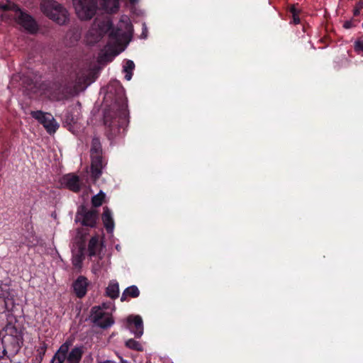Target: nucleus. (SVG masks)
<instances>
[{"label": "nucleus", "mask_w": 363, "mask_h": 363, "mask_svg": "<svg viewBox=\"0 0 363 363\" xmlns=\"http://www.w3.org/2000/svg\"><path fill=\"white\" fill-rule=\"evenodd\" d=\"M48 349V345L45 342H40L39 347L37 349V355L35 357V361L38 363H42L45 354L46 353Z\"/></svg>", "instance_id": "a878e982"}, {"label": "nucleus", "mask_w": 363, "mask_h": 363, "mask_svg": "<svg viewBox=\"0 0 363 363\" xmlns=\"http://www.w3.org/2000/svg\"><path fill=\"white\" fill-rule=\"evenodd\" d=\"M108 97H113V103L104 114L105 133L109 140L124 135L129 123L127 98L125 90L119 82H114L108 86Z\"/></svg>", "instance_id": "f257e3e1"}, {"label": "nucleus", "mask_w": 363, "mask_h": 363, "mask_svg": "<svg viewBox=\"0 0 363 363\" xmlns=\"http://www.w3.org/2000/svg\"><path fill=\"white\" fill-rule=\"evenodd\" d=\"M106 195L100 191L99 194L94 196L91 199V203L94 207H99L102 205L104 200L105 199Z\"/></svg>", "instance_id": "c756f323"}, {"label": "nucleus", "mask_w": 363, "mask_h": 363, "mask_svg": "<svg viewBox=\"0 0 363 363\" xmlns=\"http://www.w3.org/2000/svg\"><path fill=\"white\" fill-rule=\"evenodd\" d=\"M73 5L77 15L82 20L91 19L98 8L97 0H73Z\"/></svg>", "instance_id": "423d86ee"}, {"label": "nucleus", "mask_w": 363, "mask_h": 363, "mask_svg": "<svg viewBox=\"0 0 363 363\" xmlns=\"http://www.w3.org/2000/svg\"><path fill=\"white\" fill-rule=\"evenodd\" d=\"M88 233L84 228L79 229L75 238V242L79 250V255L74 257L73 264L75 267H80L82 262V254L86 249V240Z\"/></svg>", "instance_id": "f8f14e48"}, {"label": "nucleus", "mask_w": 363, "mask_h": 363, "mask_svg": "<svg viewBox=\"0 0 363 363\" xmlns=\"http://www.w3.org/2000/svg\"><path fill=\"white\" fill-rule=\"evenodd\" d=\"M6 347H4V342H3V337H0V359H3L6 355Z\"/></svg>", "instance_id": "72a5a7b5"}, {"label": "nucleus", "mask_w": 363, "mask_h": 363, "mask_svg": "<svg viewBox=\"0 0 363 363\" xmlns=\"http://www.w3.org/2000/svg\"><path fill=\"white\" fill-rule=\"evenodd\" d=\"M89 76L86 74L78 75L77 77L75 83L74 85H72V87L77 88V94L84 91L85 88L89 84Z\"/></svg>", "instance_id": "aec40b11"}, {"label": "nucleus", "mask_w": 363, "mask_h": 363, "mask_svg": "<svg viewBox=\"0 0 363 363\" xmlns=\"http://www.w3.org/2000/svg\"><path fill=\"white\" fill-rule=\"evenodd\" d=\"M84 352L83 346H76L73 347L69 352V351L67 352V363H79L82 360Z\"/></svg>", "instance_id": "a211bd4d"}, {"label": "nucleus", "mask_w": 363, "mask_h": 363, "mask_svg": "<svg viewBox=\"0 0 363 363\" xmlns=\"http://www.w3.org/2000/svg\"><path fill=\"white\" fill-rule=\"evenodd\" d=\"M128 325L130 330L135 335L136 338H140L143 334V322L139 315H131L127 318Z\"/></svg>", "instance_id": "ddd939ff"}, {"label": "nucleus", "mask_w": 363, "mask_h": 363, "mask_svg": "<svg viewBox=\"0 0 363 363\" xmlns=\"http://www.w3.org/2000/svg\"><path fill=\"white\" fill-rule=\"evenodd\" d=\"M106 31L108 33V45H119L128 40L133 33V25L127 17L120 20L116 27L111 21L106 23Z\"/></svg>", "instance_id": "7ed1b4c3"}, {"label": "nucleus", "mask_w": 363, "mask_h": 363, "mask_svg": "<svg viewBox=\"0 0 363 363\" xmlns=\"http://www.w3.org/2000/svg\"><path fill=\"white\" fill-rule=\"evenodd\" d=\"M91 157V172L94 179H99L102 174V169L106 165L104 161L102 153L90 155Z\"/></svg>", "instance_id": "4468645a"}, {"label": "nucleus", "mask_w": 363, "mask_h": 363, "mask_svg": "<svg viewBox=\"0 0 363 363\" xmlns=\"http://www.w3.org/2000/svg\"><path fill=\"white\" fill-rule=\"evenodd\" d=\"M16 317L13 314H9L6 324L3 328L5 332L3 337L4 347L13 357L19 352L23 345V333L21 328L16 327Z\"/></svg>", "instance_id": "f03ea898"}, {"label": "nucleus", "mask_w": 363, "mask_h": 363, "mask_svg": "<svg viewBox=\"0 0 363 363\" xmlns=\"http://www.w3.org/2000/svg\"><path fill=\"white\" fill-rule=\"evenodd\" d=\"M89 284L87 278L82 275L79 276L72 283L73 291L77 298H82L86 296Z\"/></svg>", "instance_id": "2eb2a0df"}, {"label": "nucleus", "mask_w": 363, "mask_h": 363, "mask_svg": "<svg viewBox=\"0 0 363 363\" xmlns=\"http://www.w3.org/2000/svg\"><path fill=\"white\" fill-rule=\"evenodd\" d=\"M91 318L93 323L102 329H107L114 323L112 315L104 311L99 306L91 308Z\"/></svg>", "instance_id": "6e6552de"}, {"label": "nucleus", "mask_w": 363, "mask_h": 363, "mask_svg": "<svg viewBox=\"0 0 363 363\" xmlns=\"http://www.w3.org/2000/svg\"><path fill=\"white\" fill-rule=\"evenodd\" d=\"M125 346L130 349L135 351L141 352L143 350V347L141 345V343L134 339H129L125 343Z\"/></svg>", "instance_id": "c85d7f7f"}, {"label": "nucleus", "mask_w": 363, "mask_h": 363, "mask_svg": "<svg viewBox=\"0 0 363 363\" xmlns=\"http://www.w3.org/2000/svg\"><path fill=\"white\" fill-rule=\"evenodd\" d=\"M289 12L292 17V21L290 23L294 25L299 24L301 22L299 18L300 11L294 5H292L289 8Z\"/></svg>", "instance_id": "cd10ccee"}, {"label": "nucleus", "mask_w": 363, "mask_h": 363, "mask_svg": "<svg viewBox=\"0 0 363 363\" xmlns=\"http://www.w3.org/2000/svg\"><path fill=\"white\" fill-rule=\"evenodd\" d=\"M135 69V64L132 60H127L123 66V72H125V79L127 81L131 79L133 77V70Z\"/></svg>", "instance_id": "bb28decb"}, {"label": "nucleus", "mask_w": 363, "mask_h": 363, "mask_svg": "<svg viewBox=\"0 0 363 363\" xmlns=\"http://www.w3.org/2000/svg\"><path fill=\"white\" fill-rule=\"evenodd\" d=\"M0 9L4 11H12L15 12V16L20 11L21 8L16 4L10 1L6 3H1Z\"/></svg>", "instance_id": "b1692460"}, {"label": "nucleus", "mask_w": 363, "mask_h": 363, "mask_svg": "<svg viewBox=\"0 0 363 363\" xmlns=\"http://www.w3.org/2000/svg\"><path fill=\"white\" fill-rule=\"evenodd\" d=\"M357 22H358L357 20H354L353 18L350 19L349 21H346L343 23V28H345V29L352 28L356 26Z\"/></svg>", "instance_id": "473e14b6"}, {"label": "nucleus", "mask_w": 363, "mask_h": 363, "mask_svg": "<svg viewBox=\"0 0 363 363\" xmlns=\"http://www.w3.org/2000/svg\"><path fill=\"white\" fill-rule=\"evenodd\" d=\"M98 220L99 213L96 209H89L83 205L78 208L75 221L80 223L82 226L94 228Z\"/></svg>", "instance_id": "0eeeda50"}, {"label": "nucleus", "mask_w": 363, "mask_h": 363, "mask_svg": "<svg viewBox=\"0 0 363 363\" xmlns=\"http://www.w3.org/2000/svg\"><path fill=\"white\" fill-rule=\"evenodd\" d=\"M71 345V342L68 340L65 341L62 345H61V346L53 355L50 363H65L67 357V352L69 351Z\"/></svg>", "instance_id": "f3484780"}, {"label": "nucleus", "mask_w": 363, "mask_h": 363, "mask_svg": "<svg viewBox=\"0 0 363 363\" xmlns=\"http://www.w3.org/2000/svg\"><path fill=\"white\" fill-rule=\"evenodd\" d=\"M362 9H363V1H362V0H360V1H359L356 4V5H355V6H354V9H353V16H359V14H360V11H361Z\"/></svg>", "instance_id": "2f4dec72"}, {"label": "nucleus", "mask_w": 363, "mask_h": 363, "mask_svg": "<svg viewBox=\"0 0 363 363\" xmlns=\"http://www.w3.org/2000/svg\"><path fill=\"white\" fill-rule=\"evenodd\" d=\"M66 121L68 122L69 121V123H74V118L71 116H67V118H66Z\"/></svg>", "instance_id": "f704fd0d"}, {"label": "nucleus", "mask_w": 363, "mask_h": 363, "mask_svg": "<svg viewBox=\"0 0 363 363\" xmlns=\"http://www.w3.org/2000/svg\"><path fill=\"white\" fill-rule=\"evenodd\" d=\"M140 296V290L135 285H132L127 287L123 292L121 301L122 302L128 300V298H137Z\"/></svg>", "instance_id": "4be33fe9"}, {"label": "nucleus", "mask_w": 363, "mask_h": 363, "mask_svg": "<svg viewBox=\"0 0 363 363\" xmlns=\"http://www.w3.org/2000/svg\"><path fill=\"white\" fill-rule=\"evenodd\" d=\"M30 116L42 124L49 134L55 133L59 128L58 123L50 113L42 111H33Z\"/></svg>", "instance_id": "9d476101"}, {"label": "nucleus", "mask_w": 363, "mask_h": 363, "mask_svg": "<svg viewBox=\"0 0 363 363\" xmlns=\"http://www.w3.org/2000/svg\"><path fill=\"white\" fill-rule=\"evenodd\" d=\"M16 21L21 25L28 33L30 34L36 33L38 30V26L35 20L28 13L21 9L15 16Z\"/></svg>", "instance_id": "9b49d317"}, {"label": "nucleus", "mask_w": 363, "mask_h": 363, "mask_svg": "<svg viewBox=\"0 0 363 363\" xmlns=\"http://www.w3.org/2000/svg\"><path fill=\"white\" fill-rule=\"evenodd\" d=\"M43 13L59 25L65 24L69 20L67 9L53 0H43L40 4Z\"/></svg>", "instance_id": "39448f33"}, {"label": "nucleus", "mask_w": 363, "mask_h": 363, "mask_svg": "<svg viewBox=\"0 0 363 363\" xmlns=\"http://www.w3.org/2000/svg\"><path fill=\"white\" fill-rule=\"evenodd\" d=\"M41 89L50 100L60 101L77 95V88L72 87L69 83L59 81L43 82Z\"/></svg>", "instance_id": "20e7f679"}, {"label": "nucleus", "mask_w": 363, "mask_h": 363, "mask_svg": "<svg viewBox=\"0 0 363 363\" xmlns=\"http://www.w3.org/2000/svg\"><path fill=\"white\" fill-rule=\"evenodd\" d=\"M103 363H115V362L113 361H111V360H106V361L104 362Z\"/></svg>", "instance_id": "e433bc0d"}, {"label": "nucleus", "mask_w": 363, "mask_h": 363, "mask_svg": "<svg viewBox=\"0 0 363 363\" xmlns=\"http://www.w3.org/2000/svg\"><path fill=\"white\" fill-rule=\"evenodd\" d=\"M121 363H130L128 361L125 360V359H122V358L121 359Z\"/></svg>", "instance_id": "c9c22d12"}, {"label": "nucleus", "mask_w": 363, "mask_h": 363, "mask_svg": "<svg viewBox=\"0 0 363 363\" xmlns=\"http://www.w3.org/2000/svg\"><path fill=\"white\" fill-rule=\"evenodd\" d=\"M354 51L363 54V40H357L354 44Z\"/></svg>", "instance_id": "7c9ffc66"}, {"label": "nucleus", "mask_w": 363, "mask_h": 363, "mask_svg": "<svg viewBox=\"0 0 363 363\" xmlns=\"http://www.w3.org/2000/svg\"><path fill=\"white\" fill-rule=\"evenodd\" d=\"M102 153V146L98 137H94L91 140L90 155Z\"/></svg>", "instance_id": "393cba45"}, {"label": "nucleus", "mask_w": 363, "mask_h": 363, "mask_svg": "<svg viewBox=\"0 0 363 363\" xmlns=\"http://www.w3.org/2000/svg\"><path fill=\"white\" fill-rule=\"evenodd\" d=\"M107 296L112 299H115L119 296V285L116 281H112L109 283L106 290Z\"/></svg>", "instance_id": "5701e85b"}, {"label": "nucleus", "mask_w": 363, "mask_h": 363, "mask_svg": "<svg viewBox=\"0 0 363 363\" xmlns=\"http://www.w3.org/2000/svg\"><path fill=\"white\" fill-rule=\"evenodd\" d=\"M62 184L74 192H79L81 189L79 177L75 174H67L64 175L62 178Z\"/></svg>", "instance_id": "dca6fc26"}, {"label": "nucleus", "mask_w": 363, "mask_h": 363, "mask_svg": "<svg viewBox=\"0 0 363 363\" xmlns=\"http://www.w3.org/2000/svg\"><path fill=\"white\" fill-rule=\"evenodd\" d=\"M101 245L99 242L98 236L92 237L88 245V251L90 257L95 256L100 253Z\"/></svg>", "instance_id": "412c9836"}, {"label": "nucleus", "mask_w": 363, "mask_h": 363, "mask_svg": "<svg viewBox=\"0 0 363 363\" xmlns=\"http://www.w3.org/2000/svg\"><path fill=\"white\" fill-rule=\"evenodd\" d=\"M16 306L14 296L7 286L0 287V313L13 314Z\"/></svg>", "instance_id": "1a4fd4ad"}, {"label": "nucleus", "mask_w": 363, "mask_h": 363, "mask_svg": "<svg viewBox=\"0 0 363 363\" xmlns=\"http://www.w3.org/2000/svg\"><path fill=\"white\" fill-rule=\"evenodd\" d=\"M102 221L108 233H111L114 229V220L111 210L105 206L102 214Z\"/></svg>", "instance_id": "6ab92c4d"}]
</instances>
